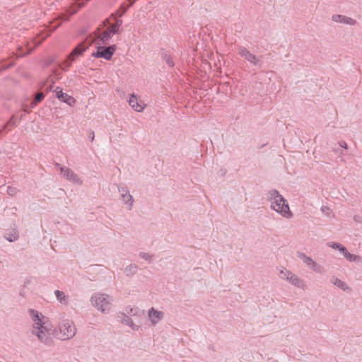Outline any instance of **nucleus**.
Masks as SVG:
<instances>
[{
    "mask_svg": "<svg viewBox=\"0 0 362 362\" xmlns=\"http://www.w3.org/2000/svg\"><path fill=\"white\" fill-rule=\"evenodd\" d=\"M59 25H58L57 26H56V27L54 28V30H57V27H59Z\"/></svg>",
    "mask_w": 362,
    "mask_h": 362,
    "instance_id": "49530a36",
    "label": "nucleus"
},
{
    "mask_svg": "<svg viewBox=\"0 0 362 362\" xmlns=\"http://www.w3.org/2000/svg\"><path fill=\"white\" fill-rule=\"evenodd\" d=\"M54 294L56 296V298H57V300L60 303H62L63 305H67L68 304V297L66 296L64 292H63L62 291H59V290H56L54 291Z\"/></svg>",
    "mask_w": 362,
    "mask_h": 362,
    "instance_id": "5701e85b",
    "label": "nucleus"
},
{
    "mask_svg": "<svg viewBox=\"0 0 362 362\" xmlns=\"http://www.w3.org/2000/svg\"><path fill=\"white\" fill-rule=\"evenodd\" d=\"M7 192L9 195L11 196H13L15 195L16 194V189L15 188H13V187H8V190H7Z\"/></svg>",
    "mask_w": 362,
    "mask_h": 362,
    "instance_id": "c9c22d12",
    "label": "nucleus"
},
{
    "mask_svg": "<svg viewBox=\"0 0 362 362\" xmlns=\"http://www.w3.org/2000/svg\"><path fill=\"white\" fill-rule=\"evenodd\" d=\"M129 104L136 112H141L144 110V107L139 103L137 97L134 94L131 95Z\"/></svg>",
    "mask_w": 362,
    "mask_h": 362,
    "instance_id": "6ab92c4d",
    "label": "nucleus"
},
{
    "mask_svg": "<svg viewBox=\"0 0 362 362\" xmlns=\"http://www.w3.org/2000/svg\"><path fill=\"white\" fill-rule=\"evenodd\" d=\"M30 283V280L27 279V280L25 281L24 286H25V285H26V284H29Z\"/></svg>",
    "mask_w": 362,
    "mask_h": 362,
    "instance_id": "ea45409f",
    "label": "nucleus"
},
{
    "mask_svg": "<svg viewBox=\"0 0 362 362\" xmlns=\"http://www.w3.org/2000/svg\"><path fill=\"white\" fill-rule=\"evenodd\" d=\"M291 274H292L291 272L282 267L279 272V276L282 279H286V280L288 281L289 276H290V275H291Z\"/></svg>",
    "mask_w": 362,
    "mask_h": 362,
    "instance_id": "c756f323",
    "label": "nucleus"
},
{
    "mask_svg": "<svg viewBox=\"0 0 362 362\" xmlns=\"http://www.w3.org/2000/svg\"><path fill=\"white\" fill-rule=\"evenodd\" d=\"M330 282L344 291H351V288L344 281L334 276L331 277Z\"/></svg>",
    "mask_w": 362,
    "mask_h": 362,
    "instance_id": "f3484780",
    "label": "nucleus"
},
{
    "mask_svg": "<svg viewBox=\"0 0 362 362\" xmlns=\"http://www.w3.org/2000/svg\"><path fill=\"white\" fill-rule=\"evenodd\" d=\"M37 104L34 102L33 100L30 103V104L29 105H25V104H23V110L25 112H27V113H29V111H27L25 108H30V109H33L34 108Z\"/></svg>",
    "mask_w": 362,
    "mask_h": 362,
    "instance_id": "72a5a7b5",
    "label": "nucleus"
},
{
    "mask_svg": "<svg viewBox=\"0 0 362 362\" xmlns=\"http://www.w3.org/2000/svg\"><path fill=\"white\" fill-rule=\"evenodd\" d=\"M136 0H126L125 2H123L119 8L117 10L115 14H112L111 16L113 17L115 14H117L119 17H122L127 11L134 5Z\"/></svg>",
    "mask_w": 362,
    "mask_h": 362,
    "instance_id": "4468645a",
    "label": "nucleus"
},
{
    "mask_svg": "<svg viewBox=\"0 0 362 362\" xmlns=\"http://www.w3.org/2000/svg\"><path fill=\"white\" fill-rule=\"evenodd\" d=\"M288 281L293 284V286L298 288H303L304 286L303 280L298 277L296 275L293 273L289 276Z\"/></svg>",
    "mask_w": 362,
    "mask_h": 362,
    "instance_id": "4be33fe9",
    "label": "nucleus"
},
{
    "mask_svg": "<svg viewBox=\"0 0 362 362\" xmlns=\"http://www.w3.org/2000/svg\"><path fill=\"white\" fill-rule=\"evenodd\" d=\"M279 198V202H284L285 198L276 189H271L267 193V199L270 202L276 200Z\"/></svg>",
    "mask_w": 362,
    "mask_h": 362,
    "instance_id": "a211bd4d",
    "label": "nucleus"
},
{
    "mask_svg": "<svg viewBox=\"0 0 362 362\" xmlns=\"http://www.w3.org/2000/svg\"><path fill=\"white\" fill-rule=\"evenodd\" d=\"M118 317L120 319L119 321L127 326H129L133 330H138L139 328V326L135 325L132 320L124 313H122L120 314V315H118Z\"/></svg>",
    "mask_w": 362,
    "mask_h": 362,
    "instance_id": "dca6fc26",
    "label": "nucleus"
},
{
    "mask_svg": "<svg viewBox=\"0 0 362 362\" xmlns=\"http://www.w3.org/2000/svg\"><path fill=\"white\" fill-rule=\"evenodd\" d=\"M343 256L351 262H356L361 259V257L356 255L351 254L347 250L346 252L343 253Z\"/></svg>",
    "mask_w": 362,
    "mask_h": 362,
    "instance_id": "cd10ccee",
    "label": "nucleus"
},
{
    "mask_svg": "<svg viewBox=\"0 0 362 362\" xmlns=\"http://www.w3.org/2000/svg\"><path fill=\"white\" fill-rule=\"evenodd\" d=\"M238 54L253 66H258L259 68L262 66L263 62L260 59L262 58V57H257L254 54L251 53L245 47H239Z\"/></svg>",
    "mask_w": 362,
    "mask_h": 362,
    "instance_id": "0eeeda50",
    "label": "nucleus"
},
{
    "mask_svg": "<svg viewBox=\"0 0 362 362\" xmlns=\"http://www.w3.org/2000/svg\"><path fill=\"white\" fill-rule=\"evenodd\" d=\"M122 20L119 19V18H116L115 19V23L110 25V29L112 32V34H117L119 33L120 27L122 25Z\"/></svg>",
    "mask_w": 362,
    "mask_h": 362,
    "instance_id": "412c9836",
    "label": "nucleus"
},
{
    "mask_svg": "<svg viewBox=\"0 0 362 362\" xmlns=\"http://www.w3.org/2000/svg\"><path fill=\"white\" fill-rule=\"evenodd\" d=\"M116 45H112L107 47L98 46L97 50L92 53V56L95 58H103L106 60H110L116 50Z\"/></svg>",
    "mask_w": 362,
    "mask_h": 362,
    "instance_id": "39448f33",
    "label": "nucleus"
},
{
    "mask_svg": "<svg viewBox=\"0 0 362 362\" xmlns=\"http://www.w3.org/2000/svg\"><path fill=\"white\" fill-rule=\"evenodd\" d=\"M333 21L341 23L346 25H355L356 21L345 16L335 14L332 17Z\"/></svg>",
    "mask_w": 362,
    "mask_h": 362,
    "instance_id": "2eb2a0df",
    "label": "nucleus"
},
{
    "mask_svg": "<svg viewBox=\"0 0 362 362\" xmlns=\"http://www.w3.org/2000/svg\"><path fill=\"white\" fill-rule=\"evenodd\" d=\"M339 144V146L341 148H344L346 149L348 148L347 144L344 141H341Z\"/></svg>",
    "mask_w": 362,
    "mask_h": 362,
    "instance_id": "e433bc0d",
    "label": "nucleus"
},
{
    "mask_svg": "<svg viewBox=\"0 0 362 362\" xmlns=\"http://www.w3.org/2000/svg\"><path fill=\"white\" fill-rule=\"evenodd\" d=\"M117 189L120 193V196L123 195L124 194L129 193V191L126 186L117 185Z\"/></svg>",
    "mask_w": 362,
    "mask_h": 362,
    "instance_id": "473e14b6",
    "label": "nucleus"
},
{
    "mask_svg": "<svg viewBox=\"0 0 362 362\" xmlns=\"http://www.w3.org/2000/svg\"><path fill=\"white\" fill-rule=\"evenodd\" d=\"M32 334L36 335L38 339L45 344H49L52 341L50 337L51 327L49 324L42 327V328L33 329Z\"/></svg>",
    "mask_w": 362,
    "mask_h": 362,
    "instance_id": "423d86ee",
    "label": "nucleus"
},
{
    "mask_svg": "<svg viewBox=\"0 0 362 362\" xmlns=\"http://www.w3.org/2000/svg\"><path fill=\"white\" fill-rule=\"evenodd\" d=\"M61 175L66 180L76 183L81 184V180L78 175L70 168L65 167H60Z\"/></svg>",
    "mask_w": 362,
    "mask_h": 362,
    "instance_id": "9b49d317",
    "label": "nucleus"
},
{
    "mask_svg": "<svg viewBox=\"0 0 362 362\" xmlns=\"http://www.w3.org/2000/svg\"><path fill=\"white\" fill-rule=\"evenodd\" d=\"M28 314L33 321V329L42 328V327L48 325L47 317L37 310L29 309Z\"/></svg>",
    "mask_w": 362,
    "mask_h": 362,
    "instance_id": "6e6552de",
    "label": "nucleus"
},
{
    "mask_svg": "<svg viewBox=\"0 0 362 362\" xmlns=\"http://www.w3.org/2000/svg\"><path fill=\"white\" fill-rule=\"evenodd\" d=\"M298 257L300 258L303 262L311 269L317 273L322 274L323 272V267L315 262L311 257L307 256L303 252H298Z\"/></svg>",
    "mask_w": 362,
    "mask_h": 362,
    "instance_id": "1a4fd4ad",
    "label": "nucleus"
},
{
    "mask_svg": "<svg viewBox=\"0 0 362 362\" xmlns=\"http://www.w3.org/2000/svg\"><path fill=\"white\" fill-rule=\"evenodd\" d=\"M271 208L280 214L283 217L289 218L293 216V214L290 210L287 200L279 202V198L271 202Z\"/></svg>",
    "mask_w": 362,
    "mask_h": 362,
    "instance_id": "20e7f679",
    "label": "nucleus"
},
{
    "mask_svg": "<svg viewBox=\"0 0 362 362\" xmlns=\"http://www.w3.org/2000/svg\"><path fill=\"white\" fill-rule=\"evenodd\" d=\"M113 35L110 29H107L100 34V40L103 42H106Z\"/></svg>",
    "mask_w": 362,
    "mask_h": 362,
    "instance_id": "c85d7f7f",
    "label": "nucleus"
},
{
    "mask_svg": "<svg viewBox=\"0 0 362 362\" xmlns=\"http://www.w3.org/2000/svg\"><path fill=\"white\" fill-rule=\"evenodd\" d=\"M148 315L153 325L158 324L164 317L163 312L158 311L154 308H151L148 310Z\"/></svg>",
    "mask_w": 362,
    "mask_h": 362,
    "instance_id": "f8f14e48",
    "label": "nucleus"
},
{
    "mask_svg": "<svg viewBox=\"0 0 362 362\" xmlns=\"http://www.w3.org/2000/svg\"><path fill=\"white\" fill-rule=\"evenodd\" d=\"M50 90H52V88L51 87H49V88L47 90V91H50Z\"/></svg>",
    "mask_w": 362,
    "mask_h": 362,
    "instance_id": "a18cd8bd",
    "label": "nucleus"
},
{
    "mask_svg": "<svg viewBox=\"0 0 362 362\" xmlns=\"http://www.w3.org/2000/svg\"><path fill=\"white\" fill-rule=\"evenodd\" d=\"M89 45L86 42H81L77 46H76L71 51V52L67 55L64 63L66 64V68L63 69L64 71H66L67 68L70 67L71 64L75 61L76 57L81 56L83 52L88 48Z\"/></svg>",
    "mask_w": 362,
    "mask_h": 362,
    "instance_id": "7ed1b4c3",
    "label": "nucleus"
},
{
    "mask_svg": "<svg viewBox=\"0 0 362 362\" xmlns=\"http://www.w3.org/2000/svg\"><path fill=\"white\" fill-rule=\"evenodd\" d=\"M3 236L8 242L13 243V242L16 241L18 239L19 232L16 227L11 228L10 229L6 230L5 232L4 233Z\"/></svg>",
    "mask_w": 362,
    "mask_h": 362,
    "instance_id": "ddd939ff",
    "label": "nucleus"
},
{
    "mask_svg": "<svg viewBox=\"0 0 362 362\" xmlns=\"http://www.w3.org/2000/svg\"><path fill=\"white\" fill-rule=\"evenodd\" d=\"M92 305L101 312H105L110 307V296L105 293H94L90 298Z\"/></svg>",
    "mask_w": 362,
    "mask_h": 362,
    "instance_id": "f03ea898",
    "label": "nucleus"
},
{
    "mask_svg": "<svg viewBox=\"0 0 362 362\" xmlns=\"http://www.w3.org/2000/svg\"><path fill=\"white\" fill-rule=\"evenodd\" d=\"M20 295H21V296H23V295H24V294H23V291H21Z\"/></svg>",
    "mask_w": 362,
    "mask_h": 362,
    "instance_id": "c03bdc74",
    "label": "nucleus"
},
{
    "mask_svg": "<svg viewBox=\"0 0 362 362\" xmlns=\"http://www.w3.org/2000/svg\"><path fill=\"white\" fill-rule=\"evenodd\" d=\"M10 66H11V65H9V66H7V67H4L3 69H7V68H8V67H10Z\"/></svg>",
    "mask_w": 362,
    "mask_h": 362,
    "instance_id": "37998d69",
    "label": "nucleus"
},
{
    "mask_svg": "<svg viewBox=\"0 0 362 362\" xmlns=\"http://www.w3.org/2000/svg\"><path fill=\"white\" fill-rule=\"evenodd\" d=\"M45 95H46L45 93H44L42 92H40L36 94V95L35 96V98L33 100L34 102H35L37 104H38L43 100V99L45 98Z\"/></svg>",
    "mask_w": 362,
    "mask_h": 362,
    "instance_id": "7c9ffc66",
    "label": "nucleus"
},
{
    "mask_svg": "<svg viewBox=\"0 0 362 362\" xmlns=\"http://www.w3.org/2000/svg\"><path fill=\"white\" fill-rule=\"evenodd\" d=\"M321 211H322L323 213H326L327 211H329V207H327V206H322L321 207Z\"/></svg>",
    "mask_w": 362,
    "mask_h": 362,
    "instance_id": "58836bf2",
    "label": "nucleus"
},
{
    "mask_svg": "<svg viewBox=\"0 0 362 362\" xmlns=\"http://www.w3.org/2000/svg\"><path fill=\"white\" fill-rule=\"evenodd\" d=\"M54 91L56 93V97L59 100L66 103L69 106H73L76 103L74 98L64 93L60 87L57 86Z\"/></svg>",
    "mask_w": 362,
    "mask_h": 362,
    "instance_id": "9d476101",
    "label": "nucleus"
},
{
    "mask_svg": "<svg viewBox=\"0 0 362 362\" xmlns=\"http://www.w3.org/2000/svg\"><path fill=\"white\" fill-rule=\"evenodd\" d=\"M95 138V134L93 131H91L89 134L88 139L92 142L94 140Z\"/></svg>",
    "mask_w": 362,
    "mask_h": 362,
    "instance_id": "4c0bfd02",
    "label": "nucleus"
},
{
    "mask_svg": "<svg viewBox=\"0 0 362 362\" xmlns=\"http://www.w3.org/2000/svg\"><path fill=\"white\" fill-rule=\"evenodd\" d=\"M139 257L141 258H142L143 259H145L148 262H151L152 260V257H153L152 255H149L148 253L144 252L139 253Z\"/></svg>",
    "mask_w": 362,
    "mask_h": 362,
    "instance_id": "2f4dec72",
    "label": "nucleus"
},
{
    "mask_svg": "<svg viewBox=\"0 0 362 362\" xmlns=\"http://www.w3.org/2000/svg\"><path fill=\"white\" fill-rule=\"evenodd\" d=\"M125 314L132 316H141L144 315V310L137 307H128L125 309Z\"/></svg>",
    "mask_w": 362,
    "mask_h": 362,
    "instance_id": "aec40b11",
    "label": "nucleus"
},
{
    "mask_svg": "<svg viewBox=\"0 0 362 362\" xmlns=\"http://www.w3.org/2000/svg\"><path fill=\"white\" fill-rule=\"evenodd\" d=\"M137 265L134 264H131L124 268V272L127 276H132L137 272Z\"/></svg>",
    "mask_w": 362,
    "mask_h": 362,
    "instance_id": "b1692460",
    "label": "nucleus"
},
{
    "mask_svg": "<svg viewBox=\"0 0 362 362\" xmlns=\"http://www.w3.org/2000/svg\"><path fill=\"white\" fill-rule=\"evenodd\" d=\"M76 328L74 323L69 320H64L59 322L58 328L54 330V335L59 339L68 340L76 335Z\"/></svg>",
    "mask_w": 362,
    "mask_h": 362,
    "instance_id": "f257e3e1",
    "label": "nucleus"
},
{
    "mask_svg": "<svg viewBox=\"0 0 362 362\" xmlns=\"http://www.w3.org/2000/svg\"><path fill=\"white\" fill-rule=\"evenodd\" d=\"M327 245L334 250H339L342 255L344 252H346V248L341 244L335 242H329Z\"/></svg>",
    "mask_w": 362,
    "mask_h": 362,
    "instance_id": "a878e982",
    "label": "nucleus"
},
{
    "mask_svg": "<svg viewBox=\"0 0 362 362\" xmlns=\"http://www.w3.org/2000/svg\"><path fill=\"white\" fill-rule=\"evenodd\" d=\"M121 199L124 202V204L129 205L128 209L129 210L132 209L134 199L133 197L130 194V193L124 194L123 195H122Z\"/></svg>",
    "mask_w": 362,
    "mask_h": 362,
    "instance_id": "393cba45",
    "label": "nucleus"
},
{
    "mask_svg": "<svg viewBox=\"0 0 362 362\" xmlns=\"http://www.w3.org/2000/svg\"><path fill=\"white\" fill-rule=\"evenodd\" d=\"M89 0H78L76 4L78 8H82Z\"/></svg>",
    "mask_w": 362,
    "mask_h": 362,
    "instance_id": "f704fd0d",
    "label": "nucleus"
},
{
    "mask_svg": "<svg viewBox=\"0 0 362 362\" xmlns=\"http://www.w3.org/2000/svg\"><path fill=\"white\" fill-rule=\"evenodd\" d=\"M55 165H56V166H57L58 168H59V169H60V167H62V166L60 164H59V163H56Z\"/></svg>",
    "mask_w": 362,
    "mask_h": 362,
    "instance_id": "a19ab883",
    "label": "nucleus"
},
{
    "mask_svg": "<svg viewBox=\"0 0 362 362\" xmlns=\"http://www.w3.org/2000/svg\"><path fill=\"white\" fill-rule=\"evenodd\" d=\"M55 165H56V166H57L58 168H59V169H60V167H62V166L60 164H59V163H56Z\"/></svg>",
    "mask_w": 362,
    "mask_h": 362,
    "instance_id": "79ce46f5",
    "label": "nucleus"
},
{
    "mask_svg": "<svg viewBox=\"0 0 362 362\" xmlns=\"http://www.w3.org/2000/svg\"><path fill=\"white\" fill-rule=\"evenodd\" d=\"M161 57L170 67H173L175 66L173 58L166 51H163L161 52Z\"/></svg>",
    "mask_w": 362,
    "mask_h": 362,
    "instance_id": "bb28decb",
    "label": "nucleus"
}]
</instances>
